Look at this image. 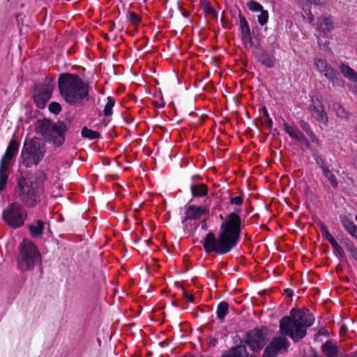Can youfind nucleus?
Returning <instances> with one entry per match:
<instances>
[{
    "label": "nucleus",
    "mask_w": 357,
    "mask_h": 357,
    "mask_svg": "<svg viewBox=\"0 0 357 357\" xmlns=\"http://www.w3.org/2000/svg\"><path fill=\"white\" fill-rule=\"evenodd\" d=\"M29 230L33 237L38 238L41 236L44 232V222L41 220H36V225H30Z\"/></svg>",
    "instance_id": "6ab92c4d"
},
{
    "label": "nucleus",
    "mask_w": 357,
    "mask_h": 357,
    "mask_svg": "<svg viewBox=\"0 0 357 357\" xmlns=\"http://www.w3.org/2000/svg\"><path fill=\"white\" fill-rule=\"evenodd\" d=\"M304 10L307 15L306 20L309 23H312L314 20V17L311 13V10L310 9H305Z\"/></svg>",
    "instance_id": "ea45409f"
},
{
    "label": "nucleus",
    "mask_w": 357,
    "mask_h": 357,
    "mask_svg": "<svg viewBox=\"0 0 357 357\" xmlns=\"http://www.w3.org/2000/svg\"><path fill=\"white\" fill-rule=\"evenodd\" d=\"M239 25L241 31V34L250 33V29L245 17L241 13L239 14Z\"/></svg>",
    "instance_id": "7c9ffc66"
},
{
    "label": "nucleus",
    "mask_w": 357,
    "mask_h": 357,
    "mask_svg": "<svg viewBox=\"0 0 357 357\" xmlns=\"http://www.w3.org/2000/svg\"><path fill=\"white\" fill-rule=\"evenodd\" d=\"M313 158H314L316 163L319 165V167L321 168V169L322 171L327 168V167L326 166L325 162L321 157H320L317 154H314L313 155Z\"/></svg>",
    "instance_id": "e433bc0d"
},
{
    "label": "nucleus",
    "mask_w": 357,
    "mask_h": 357,
    "mask_svg": "<svg viewBox=\"0 0 357 357\" xmlns=\"http://www.w3.org/2000/svg\"><path fill=\"white\" fill-rule=\"evenodd\" d=\"M164 106H165V102H164L163 101H162L161 104H159V103L158 102V107H164Z\"/></svg>",
    "instance_id": "4d7b16f0"
},
{
    "label": "nucleus",
    "mask_w": 357,
    "mask_h": 357,
    "mask_svg": "<svg viewBox=\"0 0 357 357\" xmlns=\"http://www.w3.org/2000/svg\"><path fill=\"white\" fill-rule=\"evenodd\" d=\"M349 242H346V247H347V249H348V248L349 247Z\"/></svg>",
    "instance_id": "680f3d73"
},
{
    "label": "nucleus",
    "mask_w": 357,
    "mask_h": 357,
    "mask_svg": "<svg viewBox=\"0 0 357 357\" xmlns=\"http://www.w3.org/2000/svg\"><path fill=\"white\" fill-rule=\"evenodd\" d=\"M241 40L245 48L248 49L252 47L250 33L241 34Z\"/></svg>",
    "instance_id": "473e14b6"
},
{
    "label": "nucleus",
    "mask_w": 357,
    "mask_h": 357,
    "mask_svg": "<svg viewBox=\"0 0 357 357\" xmlns=\"http://www.w3.org/2000/svg\"><path fill=\"white\" fill-rule=\"evenodd\" d=\"M241 231V218L236 213H229L221 223L220 230L216 238L212 232L208 233L203 240L206 253L215 252L225 255L237 244Z\"/></svg>",
    "instance_id": "f257e3e1"
},
{
    "label": "nucleus",
    "mask_w": 357,
    "mask_h": 357,
    "mask_svg": "<svg viewBox=\"0 0 357 357\" xmlns=\"http://www.w3.org/2000/svg\"><path fill=\"white\" fill-rule=\"evenodd\" d=\"M230 203L233 205H241L243 203V198L241 196H236L231 198Z\"/></svg>",
    "instance_id": "58836bf2"
},
{
    "label": "nucleus",
    "mask_w": 357,
    "mask_h": 357,
    "mask_svg": "<svg viewBox=\"0 0 357 357\" xmlns=\"http://www.w3.org/2000/svg\"><path fill=\"white\" fill-rule=\"evenodd\" d=\"M333 109L335 111L338 117L344 119H348L349 118L350 113L340 103H334Z\"/></svg>",
    "instance_id": "4be33fe9"
},
{
    "label": "nucleus",
    "mask_w": 357,
    "mask_h": 357,
    "mask_svg": "<svg viewBox=\"0 0 357 357\" xmlns=\"http://www.w3.org/2000/svg\"><path fill=\"white\" fill-rule=\"evenodd\" d=\"M160 346L161 347H165L169 344L168 339H166L159 343Z\"/></svg>",
    "instance_id": "de8ad7c7"
},
{
    "label": "nucleus",
    "mask_w": 357,
    "mask_h": 357,
    "mask_svg": "<svg viewBox=\"0 0 357 357\" xmlns=\"http://www.w3.org/2000/svg\"><path fill=\"white\" fill-rule=\"evenodd\" d=\"M229 305L225 301H222L218 305L216 314L218 319L222 320L228 312Z\"/></svg>",
    "instance_id": "5701e85b"
},
{
    "label": "nucleus",
    "mask_w": 357,
    "mask_h": 357,
    "mask_svg": "<svg viewBox=\"0 0 357 357\" xmlns=\"http://www.w3.org/2000/svg\"><path fill=\"white\" fill-rule=\"evenodd\" d=\"M68 130V128L63 121L53 122L46 118L37 120L34 125L35 132L55 147H60L65 143Z\"/></svg>",
    "instance_id": "39448f33"
},
{
    "label": "nucleus",
    "mask_w": 357,
    "mask_h": 357,
    "mask_svg": "<svg viewBox=\"0 0 357 357\" xmlns=\"http://www.w3.org/2000/svg\"><path fill=\"white\" fill-rule=\"evenodd\" d=\"M126 19L133 25H137L141 22V17L135 12H128L126 14Z\"/></svg>",
    "instance_id": "cd10ccee"
},
{
    "label": "nucleus",
    "mask_w": 357,
    "mask_h": 357,
    "mask_svg": "<svg viewBox=\"0 0 357 357\" xmlns=\"http://www.w3.org/2000/svg\"><path fill=\"white\" fill-rule=\"evenodd\" d=\"M248 7L252 12H260L263 9V6L259 3L253 0L248 3Z\"/></svg>",
    "instance_id": "72a5a7b5"
},
{
    "label": "nucleus",
    "mask_w": 357,
    "mask_h": 357,
    "mask_svg": "<svg viewBox=\"0 0 357 357\" xmlns=\"http://www.w3.org/2000/svg\"><path fill=\"white\" fill-rule=\"evenodd\" d=\"M155 260L154 258H151L150 261L149 259L146 261V271L149 275H153L156 271V265L154 263Z\"/></svg>",
    "instance_id": "2f4dec72"
},
{
    "label": "nucleus",
    "mask_w": 357,
    "mask_h": 357,
    "mask_svg": "<svg viewBox=\"0 0 357 357\" xmlns=\"http://www.w3.org/2000/svg\"><path fill=\"white\" fill-rule=\"evenodd\" d=\"M81 135L83 138L89 140L98 139L101 137V135L98 132L89 129L86 126L82 128Z\"/></svg>",
    "instance_id": "412c9836"
},
{
    "label": "nucleus",
    "mask_w": 357,
    "mask_h": 357,
    "mask_svg": "<svg viewBox=\"0 0 357 357\" xmlns=\"http://www.w3.org/2000/svg\"><path fill=\"white\" fill-rule=\"evenodd\" d=\"M259 61L268 68L274 66L275 62L272 57H271L266 52H263L258 57Z\"/></svg>",
    "instance_id": "b1692460"
},
{
    "label": "nucleus",
    "mask_w": 357,
    "mask_h": 357,
    "mask_svg": "<svg viewBox=\"0 0 357 357\" xmlns=\"http://www.w3.org/2000/svg\"><path fill=\"white\" fill-rule=\"evenodd\" d=\"M324 176L328 179L330 182L331 185L336 188L338 185V181L335 177V176L332 173V172L327 167L326 169L322 171Z\"/></svg>",
    "instance_id": "bb28decb"
},
{
    "label": "nucleus",
    "mask_w": 357,
    "mask_h": 357,
    "mask_svg": "<svg viewBox=\"0 0 357 357\" xmlns=\"http://www.w3.org/2000/svg\"><path fill=\"white\" fill-rule=\"evenodd\" d=\"M19 249L17 266L21 271H30L36 266L41 265V255L34 243L23 240Z\"/></svg>",
    "instance_id": "0eeeda50"
},
{
    "label": "nucleus",
    "mask_w": 357,
    "mask_h": 357,
    "mask_svg": "<svg viewBox=\"0 0 357 357\" xmlns=\"http://www.w3.org/2000/svg\"><path fill=\"white\" fill-rule=\"evenodd\" d=\"M153 105H154L155 107H156V102H155V101H153Z\"/></svg>",
    "instance_id": "0e129e2a"
},
{
    "label": "nucleus",
    "mask_w": 357,
    "mask_h": 357,
    "mask_svg": "<svg viewBox=\"0 0 357 357\" xmlns=\"http://www.w3.org/2000/svg\"><path fill=\"white\" fill-rule=\"evenodd\" d=\"M125 121L128 123H131L133 122L134 121V119L132 117V116H128L127 118L125 119Z\"/></svg>",
    "instance_id": "5fc2aeb1"
},
{
    "label": "nucleus",
    "mask_w": 357,
    "mask_h": 357,
    "mask_svg": "<svg viewBox=\"0 0 357 357\" xmlns=\"http://www.w3.org/2000/svg\"><path fill=\"white\" fill-rule=\"evenodd\" d=\"M115 105V99L112 96L107 98V103L103 109V114L105 116H109L112 114V108Z\"/></svg>",
    "instance_id": "a878e982"
},
{
    "label": "nucleus",
    "mask_w": 357,
    "mask_h": 357,
    "mask_svg": "<svg viewBox=\"0 0 357 357\" xmlns=\"http://www.w3.org/2000/svg\"><path fill=\"white\" fill-rule=\"evenodd\" d=\"M284 128L286 132L291 137L299 141H304L305 139V137L300 130L291 127L287 123H284Z\"/></svg>",
    "instance_id": "aec40b11"
},
{
    "label": "nucleus",
    "mask_w": 357,
    "mask_h": 357,
    "mask_svg": "<svg viewBox=\"0 0 357 357\" xmlns=\"http://www.w3.org/2000/svg\"><path fill=\"white\" fill-rule=\"evenodd\" d=\"M341 74L348 80L357 83V72L351 68L348 64L342 63L339 66Z\"/></svg>",
    "instance_id": "f3484780"
},
{
    "label": "nucleus",
    "mask_w": 357,
    "mask_h": 357,
    "mask_svg": "<svg viewBox=\"0 0 357 357\" xmlns=\"http://www.w3.org/2000/svg\"><path fill=\"white\" fill-rule=\"evenodd\" d=\"M268 330L266 328L253 329L246 335L245 342L252 351H260L267 342Z\"/></svg>",
    "instance_id": "9b49d317"
},
{
    "label": "nucleus",
    "mask_w": 357,
    "mask_h": 357,
    "mask_svg": "<svg viewBox=\"0 0 357 357\" xmlns=\"http://www.w3.org/2000/svg\"><path fill=\"white\" fill-rule=\"evenodd\" d=\"M209 211L207 207L190 206L185 211V216L182 220L183 223L187 220L199 219L203 215L208 213Z\"/></svg>",
    "instance_id": "2eb2a0df"
},
{
    "label": "nucleus",
    "mask_w": 357,
    "mask_h": 357,
    "mask_svg": "<svg viewBox=\"0 0 357 357\" xmlns=\"http://www.w3.org/2000/svg\"><path fill=\"white\" fill-rule=\"evenodd\" d=\"M314 322V318L308 310L293 308L289 316L284 317L280 320V329L282 334L297 342L305 336L307 328Z\"/></svg>",
    "instance_id": "20e7f679"
},
{
    "label": "nucleus",
    "mask_w": 357,
    "mask_h": 357,
    "mask_svg": "<svg viewBox=\"0 0 357 357\" xmlns=\"http://www.w3.org/2000/svg\"><path fill=\"white\" fill-rule=\"evenodd\" d=\"M45 153V144L40 138L33 137L26 139L19 158V163L26 168L36 166L43 160Z\"/></svg>",
    "instance_id": "423d86ee"
},
{
    "label": "nucleus",
    "mask_w": 357,
    "mask_h": 357,
    "mask_svg": "<svg viewBox=\"0 0 357 357\" xmlns=\"http://www.w3.org/2000/svg\"><path fill=\"white\" fill-rule=\"evenodd\" d=\"M149 243H150V240H147L146 241V243H147L148 245H149Z\"/></svg>",
    "instance_id": "69168bd1"
},
{
    "label": "nucleus",
    "mask_w": 357,
    "mask_h": 357,
    "mask_svg": "<svg viewBox=\"0 0 357 357\" xmlns=\"http://www.w3.org/2000/svg\"><path fill=\"white\" fill-rule=\"evenodd\" d=\"M261 13L258 15V22L261 25H264L267 23L268 20V13L267 10L262 9V11H260Z\"/></svg>",
    "instance_id": "c9c22d12"
},
{
    "label": "nucleus",
    "mask_w": 357,
    "mask_h": 357,
    "mask_svg": "<svg viewBox=\"0 0 357 357\" xmlns=\"http://www.w3.org/2000/svg\"><path fill=\"white\" fill-rule=\"evenodd\" d=\"M314 65L316 70L326 78H331L335 70L326 60L321 58L314 59Z\"/></svg>",
    "instance_id": "4468645a"
},
{
    "label": "nucleus",
    "mask_w": 357,
    "mask_h": 357,
    "mask_svg": "<svg viewBox=\"0 0 357 357\" xmlns=\"http://www.w3.org/2000/svg\"><path fill=\"white\" fill-rule=\"evenodd\" d=\"M202 6L204 11L208 14L211 15L212 17H217V13L213 8L211 6L210 3L207 0H202Z\"/></svg>",
    "instance_id": "c756f323"
},
{
    "label": "nucleus",
    "mask_w": 357,
    "mask_h": 357,
    "mask_svg": "<svg viewBox=\"0 0 357 357\" xmlns=\"http://www.w3.org/2000/svg\"><path fill=\"white\" fill-rule=\"evenodd\" d=\"M322 352L326 357H337L339 350L335 344L331 341H326L321 347Z\"/></svg>",
    "instance_id": "a211bd4d"
},
{
    "label": "nucleus",
    "mask_w": 357,
    "mask_h": 357,
    "mask_svg": "<svg viewBox=\"0 0 357 357\" xmlns=\"http://www.w3.org/2000/svg\"><path fill=\"white\" fill-rule=\"evenodd\" d=\"M152 355V353L151 352H148L146 355V357H151V356Z\"/></svg>",
    "instance_id": "bf43d9fd"
},
{
    "label": "nucleus",
    "mask_w": 357,
    "mask_h": 357,
    "mask_svg": "<svg viewBox=\"0 0 357 357\" xmlns=\"http://www.w3.org/2000/svg\"><path fill=\"white\" fill-rule=\"evenodd\" d=\"M156 94V91L153 92V96H155Z\"/></svg>",
    "instance_id": "774afa93"
},
{
    "label": "nucleus",
    "mask_w": 357,
    "mask_h": 357,
    "mask_svg": "<svg viewBox=\"0 0 357 357\" xmlns=\"http://www.w3.org/2000/svg\"><path fill=\"white\" fill-rule=\"evenodd\" d=\"M352 138L354 141L357 143V127L356 128L354 134L352 135Z\"/></svg>",
    "instance_id": "864d4df0"
},
{
    "label": "nucleus",
    "mask_w": 357,
    "mask_h": 357,
    "mask_svg": "<svg viewBox=\"0 0 357 357\" xmlns=\"http://www.w3.org/2000/svg\"><path fill=\"white\" fill-rule=\"evenodd\" d=\"M58 87L61 97L71 106H82L89 100L90 86L77 74H60Z\"/></svg>",
    "instance_id": "7ed1b4c3"
},
{
    "label": "nucleus",
    "mask_w": 357,
    "mask_h": 357,
    "mask_svg": "<svg viewBox=\"0 0 357 357\" xmlns=\"http://www.w3.org/2000/svg\"><path fill=\"white\" fill-rule=\"evenodd\" d=\"M46 175L42 170L33 174H26L17 181V197L21 204L33 208L40 203L45 197L44 181Z\"/></svg>",
    "instance_id": "f03ea898"
},
{
    "label": "nucleus",
    "mask_w": 357,
    "mask_h": 357,
    "mask_svg": "<svg viewBox=\"0 0 357 357\" xmlns=\"http://www.w3.org/2000/svg\"><path fill=\"white\" fill-rule=\"evenodd\" d=\"M320 227H321V231L323 233V235L325 234V231L326 230H328L327 227L325 225L324 223H321L320 224Z\"/></svg>",
    "instance_id": "603ef678"
},
{
    "label": "nucleus",
    "mask_w": 357,
    "mask_h": 357,
    "mask_svg": "<svg viewBox=\"0 0 357 357\" xmlns=\"http://www.w3.org/2000/svg\"><path fill=\"white\" fill-rule=\"evenodd\" d=\"M324 332H325L324 329H321V330L319 331V333L320 335H324Z\"/></svg>",
    "instance_id": "13d9d810"
},
{
    "label": "nucleus",
    "mask_w": 357,
    "mask_h": 357,
    "mask_svg": "<svg viewBox=\"0 0 357 357\" xmlns=\"http://www.w3.org/2000/svg\"><path fill=\"white\" fill-rule=\"evenodd\" d=\"M352 256L357 261V252Z\"/></svg>",
    "instance_id": "052dcab7"
},
{
    "label": "nucleus",
    "mask_w": 357,
    "mask_h": 357,
    "mask_svg": "<svg viewBox=\"0 0 357 357\" xmlns=\"http://www.w3.org/2000/svg\"><path fill=\"white\" fill-rule=\"evenodd\" d=\"M289 346V342L285 337H275L265 349L264 357H275L279 351H286Z\"/></svg>",
    "instance_id": "f8f14e48"
},
{
    "label": "nucleus",
    "mask_w": 357,
    "mask_h": 357,
    "mask_svg": "<svg viewBox=\"0 0 357 357\" xmlns=\"http://www.w3.org/2000/svg\"><path fill=\"white\" fill-rule=\"evenodd\" d=\"M330 82H332L333 86L343 87L344 80L339 76L338 73L335 70V73L333 74L331 78H327Z\"/></svg>",
    "instance_id": "c85d7f7f"
},
{
    "label": "nucleus",
    "mask_w": 357,
    "mask_h": 357,
    "mask_svg": "<svg viewBox=\"0 0 357 357\" xmlns=\"http://www.w3.org/2000/svg\"><path fill=\"white\" fill-rule=\"evenodd\" d=\"M268 123L270 125H271L273 123V121L271 119H268Z\"/></svg>",
    "instance_id": "e2e57ef3"
},
{
    "label": "nucleus",
    "mask_w": 357,
    "mask_h": 357,
    "mask_svg": "<svg viewBox=\"0 0 357 357\" xmlns=\"http://www.w3.org/2000/svg\"><path fill=\"white\" fill-rule=\"evenodd\" d=\"M284 294L287 296H293V291L290 289H286L284 290Z\"/></svg>",
    "instance_id": "8fccbe9b"
},
{
    "label": "nucleus",
    "mask_w": 357,
    "mask_h": 357,
    "mask_svg": "<svg viewBox=\"0 0 357 357\" xmlns=\"http://www.w3.org/2000/svg\"><path fill=\"white\" fill-rule=\"evenodd\" d=\"M307 131H308V135L310 137L312 142L318 145L319 144V140L315 134L313 132L312 130H307Z\"/></svg>",
    "instance_id": "a19ab883"
},
{
    "label": "nucleus",
    "mask_w": 357,
    "mask_h": 357,
    "mask_svg": "<svg viewBox=\"0 0 357 357\" xmlns=\"http://www.w3.org/2000/svg\"><path fill=\"white\" fill-rule=\"evenodd\" d=\"M310 4H313L315 6H324V2L322 0H307Z\"/></svg>",
    "instance_id": "79ce46f5"
},
{
    "label": "nucleus",
    "mask_w": 357,
    "mask_h": 357,
    "mask_svg": "<svg viewBox=\"0 0 357 357\" xmlns=\"http://www.w3.org/2000/svg\"><path fill=\"white\" fill-rule=\"evenodd\" d=\"M191 192L194 197H204L207 193L206 187L205 185H192Z\"/></svg>",
    "instance_id": "393cba45"
},
{
    "label": "nucleus",
    "mask_w": 357,
    "mask_h": 357,
    "mask_svg": "<svg viewBox=\"0 0 357 357\" xmlns=\"http://www.w3.org/2000/svg\"><path fill=\"white\" fill-rule=\"evenodd\" d=\"M347 250L349 251L352 255H354L357 252V248L351 242H349V247L348 248Z\"/></svg>",
    "instance_id": "37998d69"
},
{
    "label": "nucleus",
    "mask_w": 357,
    "mask_h": 357,
    "mask_svg": "<svg viewBox=\"0 0 357 357\" xmlns=\"http://www.w3.org/2000/svg\"><path fill=\"white\" fill-rule=\"evenodd\" d=\"M347 250L349 251L352 255H354L357 252V248L351 242H349V247L348 248Z\"/></svg>",
    "instance_id": "c03bdc74"
},
{
    "label": "nucleus",
    "mask_w": 357,
    "mask_h": 357,
    "mask_svg": "<svg viewBox=\"0 0 357 357\" xmlns=\"http://www.w3.org/2000/svg\"><path fill=\"white\" fill-rule=\"evenodd\" d=\"M185 298L187 299L188 301L189 302H192L193 301V296L192 295H190L189 294H187L185 293Z\"/></svg>",
    "instance_id": "09e8293b"
},
{
    "label": "nucleus",
    "mask_w": 357,
    "mask_h": 357,
    "mask_svg": "<svg viewBox=\"0 0 357 357\" xmlns=\"http://www.w3.org/2000/svg\"><path fill=\"white\" fill-rule=\"evenodd\" d=\"M329 243L331 244L332 247L334 248L335 246H336L337 245H338L337 242L335 241V239L334 238H332L331 239H330L329 241Z\"/></svg>",
    "instance_id": "3c124183"
},
{
    "label": "nucleus",
    "mask_w": 357,
    "mask_h": 357,
    "mask_svg": "<svg viewBox=\"0 0 357 357\" xmlns=\"http://www.w3.org/2000/svg\"><path fill=\"white\" fill-rule=\"evenodd\" d=\"M324 236L329 241L330 239H331L333 237V236L331 234V233L329 232L328 230H326L325 231V234H324Z\"/></svg>",
    "instance_id": "49530a36"
},
{
    "label": "nucleus",
    "mask_w": 357,
    "mask_h": 357,
    "mask_svg": "<svg viewBox=\"0 0 357 357\" xmlns=\"http://www.w3.org/2000/svg\"><path fill=\"white\" fill-rule=\"evenodd\" d=\"M314 357H319L317 354H314Z\"/></svg>",
    "instance_id": "338daca9"
},
{
    "label": "nucleus",
    "mask_w": 357,
    "mask_h": 357,
    "mask_svg": "<svg viewBox=\"0 0 357 357\" xmlns=\"http://www.w3.org/2000/svg\"><path fill=\"white\" fill-rule=\"evenodd\" d=\"M310 110L312 112V116L317 121L322 123L325 126L327 125L328 121V115L324 111V107L318 98H312Z\"/></svg>",
    "instance_id": "ddd939ff"
},
{
    "label": "nucleus",
    "mask_w": 357,
    "mask_h": 357,
    "mask_svg": "<svg viewBox=\"0 0 357 357\" xmlns=\"http://www.w3.org/2000/svg\"><path fill=\"white\" fill-rule=\"evenodd\" d=\"M28 213L24 206L19 202L9 204L2 212V219L10 228L16 229L24 225Z\"/></svg>",
    "instance_id": "1a4fd4ad"
},
{
    "label": "nucleus",
    "mask_w": 357,
    "mask_h": 357,
    "mask_svg": "<svg viewBox=\"0 0 357 357\" xmlns=\"http://www.w3.org/2000/svg\"><path fill=\"white\" fill-rule=\"evenodd\" d=\"M116 27V24L114 22H112V24L110 25L109 26V31H113Z\"/></svg>",
    "instance_id": "6e6d98bb"
},
{
    "label": "nucleus",
    "mask_w": 357,
    "mask_h": 357,
    "mask_svg": "<svg viewBox=\"0 0 357 357\" xmlns=\"http://www.w3.org/2000/svg\"><path fill=\"white\" fill-rule=\"evenodd\" d=\"M301 128L305 131V132L308 135V131L307 130H312V129L310 128V126L305 123V122H301Z\"/></svg>",
    "instance_id": "a18cd8bd"
},
{
    "label": "nucleus",
    "mask_w": 357,
    "mask_h": 357,
    "mask_svg": "<svg viewBox=\"0 0 357 357\" xmlns=\"http://www.w3.org/2000/svg\"><path fill=\"white\" fill-rule=\"evenodd\" d=\"M333 248L337 255L342 258H344L345 257V252L339 244Z\"/></svg>",
    "instance_id": "4c0bfd02"
},
{
    "label": "nucleus",
    "mask_w": 357,
    "mask_h": 357,
    "mask_svg": "<svg viewBox=\"0 0 357 357\" xmlns=\"http://www.w3.org/2000/svg\"><path fill=\"white\" fill-rule=\"evenodd\" d=\"M20 147V142L13 137L6 149L5 153L0 160V193L6 188L9 178L10 169L12 167V161L17 155Z\"/></svg>",
    "instance_id": "6e6552de"
},
{
    "label": "nucleus",
    "mask_w": 357,
    "mask_h": 357,
    "mask_svg": "<svg viewBox=\"0 0 357 357\" xmlns=\"http://www.w3.org/2000/svg\"><path fill=\"white\" fill-rule=\"evenodd\" d=\"M334 28L331 17L322 16L318 19L317 30L319 32L326 34Z\"/></svg>",
    "instance_id": "dca6fc26"
},
{
    "label": "nucleus",
    "mask_w": 357,
    "mask_h": 357,
    "mask_svg": "<svg viewBox=\"0 0 357 357\" xmlns=\"http://www.w3.org/2000/svg\"><path fill=\"white\" fill-rule=\"evenodd\" d=\"M55 76L46 77L43 83L35 84L32 86L33 100L39 109L45 107L51 99L52 92L55 89Z\"/></svg>",
    "instance_id": "9d476101"
},
{
    "label": "nucleus",
    "mask_w": 357,
    "mask_h": 357,
    "mask_svg": "<svg viewBox=\"0 0 357 357\" xmlns=\"http://www.w3.org/2000/svg\"><path fill=\"white\" fill-rule=\"evenodd\" d=\"M48 109L49 111L54 114H59L62 109L61 105L57 102H51Z\"/></svg>",
    "instance_id": "f704fd0d"
}]
</instances>
